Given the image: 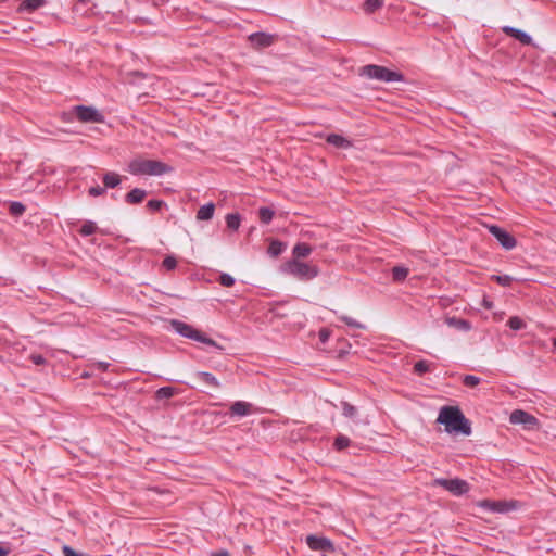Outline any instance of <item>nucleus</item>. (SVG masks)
Instances as JSON below:
<instances>
[{
  "instance_id": "1",
  "label": "nucleus",
  "mask_w": 556,
  "mask_h": 556,
  "mask_svg": "<svg viewBox=\"0 0 556 556\" xmlns=\"http://www.w3.org/2000/svg\"><path fill=\"white\" fill-rule=\"evenodd\" d=\"M437 421L444 425L447 432H456L464 435H469L471 433L470 422L458 407H442Z\"/></svg>"
},
{
  "instance_id": "2",
  "label": "nucleus",
  "mask_w": 556,
  "mask_h": 556,
  "mask_svg": "<svg viewBox=\"0 0 556 556\" xmlns=\"http://www.w3.org/2000/svg\"><path fill=\"white\" fill-rule=\"evenodd\" d=\"M132 175L163 176L172 172V167L156 160L135 159L128 165Z\"/></svg>"
},
{
  "instance_id": "3",
  "label": "nucleus",
  "mask_w": 556,
  "mask_h": 556,
  "mask_svg": "<svg viewBox=\"0 0 556 556\" xmlns=\"http://www.w3.org/2000/svg\"><path fill=\"white\" fill-rule=\"evenodd\" d=\"M170 327L175 332H177L178 334H180L184 338L191 339V340L207 344L210 346L215 348L218 351L224 350V348L222 345H219L216 341L206 337L203 332L197 330L189 324H186L178 319H172Z\"/></svg>"
},
{
  "instance_id": "4",
  "label": "nucleus",
  "mask_w": 556,
  "mask_h": 556,
  "mask_svg": "<svg viewBox=\"0 0 556 556\" xmlns=\"http://www.w3.org/2000/svg\"><path fill=\"white\" fill-rule=\"evenodd\" d=\"M282 271L302 281L312 280L319 275L318 266L295 258L288 261Z\"/></svg>"
},
{
  "instance_id": "5",
  "label": "nucleus",
  "mask_w": 556,
  "mask_h": 556,
  "mask_svg": "<svg viewBox=\"0 0 556 556\" xmlns=\"http://www.w3.org/2000/svg\"><path fill=\"white\" fill-rule=\"evenodd\" d=\"M361 75L383 83L404 81V75L381 65L368 64L361 68Z\"/></svg>"
},
{
  "instance_id": "6",
  "label": "nucleus",
  "mask_w": 556,
  "mask_h": 556,
  "mask_svg": "<svg viewBox=\"0 0 556 556\" xmlns=\"http://www.w3.org/2000/svg\"><path fill=\"white\" fill-rule=\"evenodd\" d=\"M77 119L83 123H103L104 116L93 106L76 105L73 108Z\"/></svg>"
},
{
  "instance_id": "7",
  "label": "nucleus",
  "mask_w": 556,
  "mask_h": 556,
  "mask_svg": "<svg viewBox=\"0 0 556 556\" xmlns=\"http://www.w3.org/2000/svg\"><path fill=\"white\" fill-rule=\"evenodd\" d=\"M435 485L442 486L444 490L451 492L453 495H463L468 492L469 485L465 480L455 478V479H444L439 478L434 481Z\"/></svg>"
},
{
  "instance_id": "8",
  "label": "nucleus",
  "mask_w": 556,
  "mask_h": 556,
  "mask_svg": "<svg viewBox=\"0 0 556 556\" xmlns=\"http://www.w3.org/2000/svg\"><path fill=\"white\" fill-rule=\"evenodd\" d=\"M489 231L504 249L511 250L516 247V239L500 226L492 225L489 227Z\"/></svg>"
},
{
  "instance_id": "9",
  "label": "nucleus",
  "mask_w": 556,
  "mask_h": 556,
  "mask_svg": "<svg viewBox=\"0 0 556 556\" xmlns=\"http://www.w3.org/2000/svg\"><path fill=\"white\" fill-rule=\"evenodd\" d=\"M509 421L514 425H523L528 430L534 429L539 425L538 419L533 415L521 409L514 410L510 414Z\"/></svg>"
},
{
  "instance_id": "10",
  "label": "nucleus",
  "mask_w": 556,
  "mask_h": 556,
  "mask_svg": "<svg viewBox=\"0 0 556 556\" xmlns=\"http://www.w3.org/2000/svg\"><path fill=\"white\" fill-rule=\"evenodd\" d=\"M248 39L252 47L256 49H262L271 46L275 41V36L271 34L257 31L251 34Z\"/></svg>"
},
{
  "instance_id": "11",
  "label": "nucleus",
  "mask_w": 556,
  "mask_h": 556,
  "mask_svg": "<svg viewBox=\"0 0 556 556\" xmlns=\"http://www.w3.org/2000/svg\"><path fill=\"white\" fill-rule=\"evenodd\" d=\"M306 543H307L308 547L313 551H320V552H332L333 551V544L327 538L308 535L306 539Z\"/></svg>"
},
{
  "instance_id": "12",
  "label": "nucleus",
  "mask_w": 556,
  "mask_h": 556,
  "mask_svg": "<svg viewBox=\"0 0 556 556\" xmlns=\"http://www.w3.org/2000/svg\"><path fill=\"white\" fill-rule=\"evenodd\" d=\"M503 31L515 38L516 40L520 41L522 45H531L532 43V37L527 34L526 31L521 30V29H518V28H515V27H511V26H505L503 27Z\"/></svg>"
},
{
  "instance_id": "13",
  "label": "nucleus",
  "mask_w": 556,
  "mask_h": 556,
  "mask_svg": "<svg viewBox=\"0 0 556 556\" xmlns=\"http://www.w3.org/2000/svg\"><path fill=\"white\" fill-rule=\"evenodd\" d=\"M252 404L244 401H236L230 406V415L244 417L251 414Z\"/></svg>"
},
{
  "instance_id": "14",
  "label": "nucleus",
  "mask_w": 556,
  "mask_h": 556,
  "mask_svg": "<svg viewBox=\"0 0 556 556\" xmlns=\"http://www.w3.org/2000/svg\"><path fill=\"white\" fill-rule=\"evenodd\" d=\"M479 506L493 513H506L509 510L508 504L506 502H496L484 500L479 503Z\"/></svg>"
},
{
  "instance_id": "15",
  "label": "nucleus",
  "mask_w": 556,
  "mask_h": 556,
  "mask_svg": "<svg viewBox=\"0 0 556 556\" xmlns=\"http://www.w3.org/2000/svg\"><path fill=\"white\" fill-rule=\"evenodd\" d=\"M195 379L203 382L204 384L218 389L220 388V382L218 379L211 372L207 371H198L194 374Z\"/></svg>"
},
{
  "instance_id": "16",
  "label": "nucleus",
  "mask_w": 556,
  "mask_h": 556,
  "mask_svg": "<svg viewBox=\"0 0 556 556\" xmlns=\"http://www.w3.org/2000/svg\"><path fill=\"white\" fill-rule=\"evenodd\" d=\"M146 195H147L146 190L140 189V188H135L126 194L125 201L129 204H138L143 201Z\"/></svg>"
},
{
  "instance_id": "17",
  "label": "nucleus",
  "mask_w": 556,
  "mask_h": 556,
  "mask_svg": "<svg viewBox=\"0 0 556 556\" xmlns=\"http://www.w3.org/2000/svg\"><path fill=\"white\" fill-rule=\"evenodd\" d=\"M214 211H215L214 203L211 202V203L204 204L198 210L197 219L198 220H210L213 218Z\"/></svg>"
},
{
  "instance_id": "18",
  "label": "nucleus",
  "mask_w": 556,
  "mask_h": 556,
  "mask_svg": "<svg viewBox=\"0 0 556 556\" xmlns=\"http://www.w3.org/2000/svg\"><path fill=\"white\" fill-rule=\"evenodd\" d=\"M327 142L341 149H346L351 147V142L346 138L338 134L328 135Z\"/></svg>"
},
{
  "instance_id": "19",
  "label": "nucleus",
  "mask_w": 556,
  "mask_h": 556,
  "mask_svg": "<svg viewBox=\"0 0 556 556\" xmlns=\"http://www.w3.org/2000/svg\"><path fill=\"white\" fill-rule=\"evenodd\" d=\"M311 245L304 242L296 243L292 249V254L295 258L307 257L311 254Z\"/></svg>"
},
{
  "instance_id": "20",
  "label": "nucleus",
  "mask_w": 556,
  "mask_h": 556,
  "mask_svg": "<svg viewBox=\"0 0 556 556\" xmlns=\"http://www.w3.org/2000/svg\"><path fill=\"white\" fill-rule=\"evenodd\" d=\"M104 188H116L121 184V177L114 172H108L103 176Z\"/></svg>"
},
{
  "instance_id": "21",
  "label": "nucleus",
  "mask_w": 556,
  "mask_h": 556,
  "mask_svg": "<svg viewBox=\"0 0 556 556\" xmlns=\"http://www.w3.org/2000/svg\"><path fill=\"white\" fill-rule=\"evenodd\" d=\"M226 225L227 227L232 230L237 231L241 224V216L239 213H229L226 215Z\"/></svg>"
},
{
  "instance_id": "22",
  "label": "nucleus",
  "mask_w": 556,
  "mask_h": 556,
  "mask_svg": "<svg viewBox=\"0 0 556 556\" xmlns=\"http://www.w3.org/2000/svg\"><path fill=\"white\" fill-rule=\"evenodd\" d=\"M383 0H366L363 3V10L366 14H372L383 7Z\"/></svg>"
},
{
  "instance_id": "23",
  "label": "nucleus",
  "mask_w": 556,
  "mask_h": 556,
  "mask_svg": "<svg viewBox=\"0 0 556 556\" xmlns=\"http://www.w3.org/2000/svg\"><path fill=\"white\" fill-rule=\"evenodd\" d=\"M286 250V244L279 240H273L269 243L267 253L273 256L277 257L279 256L283 251Z\"/></svg>"
},
{
  "instance_id": "24",
  "label": "nucleus",
  "mask_w": 556,
  "mask_h": 556,
  "mask_svg": "<svg viewBox=\"0 0 556 556\" xmlns=\"http://www.w3.org/2000/svg\"><path fill=\"white\" fill-rule=\"evenodd\" d=\"M275 212L267 206H262L258 210V218L261 223L268 225L274 218Z\"/></svg>"
},
{
  "instance_id": "25",
  "label": "nucleus",
  "mask_w": 556,
  "mask_h": 556,
  "mask_svg": "<svg viewBox=\"0 0 556 556\" xmlns=\"http://www.w3.org/2000/svg\"><path fill=\"white\" fill-rule=\"evenodd\" d=\"M408 268L404 267V266H394L392 268V278L394 281H403L406 279V277L408 276Z\"/></svg>"
},
{
  "instance_id": "26",
  "label": "nucleus",
  "mask_w": 556,
  "mask_h": 556,
  "mask_svg": "<svg viewBox=\"0 0 556 556\" xmlns=\"http://www.w3.org/2000/svg\"><path fill=\"white\" fill-rule=\"evenodd\" d=\"M25 211H26V206L22 202L12 201L9 204V213L12 216L18 217V216L23 215Z\"/></svg>"
},
{
  "instance_id": "27",
  "label": "nucleus",
  "mask_w": 556,
  "mask_h": 556,
  "mask_svg": "<svg viewBox=\"0 0 556 556\" xmlns=\"http://www.w3.org/2000/svg\"><path fill=\"white\" fill-rule=\"evenodd\" d=\"M447 321L450 325L455 326L457 329L462 331H469L471 329V324L466 319L453 317L450 318Z\"/></svg>"
},
{
  "instance_id": "28",
  "label": "nucleus",
  "mask_w": 556,
  "mask_h": 556,
  "mask_svg": "<svg viewBox=\"0 0 556 556\" xmlns=\"http://www.w3.org/2000/svg\"><path fill=\"white\" fill-rule=\"evenodd\" d=\"M176 394V390L173 387H162L156 390L155 397L157 400L170 399Z\"/></svg>"
},
{
  "instance_id": "29",
  "label": "nucleus",
  "mask_w": 556,
  "mask_h": 556,
  "mask_svg": "<svg viewBox=\"0 0 556 556\" xmlns=\"http://www.w3.org/2000/svg\"><path fill=\"white\" fill-rule=\"evenodd\" d=\"M97 224L94 222H91V220H87L85 222L80 229H79V233L83 236V237H88V236H91L93 235L96 231H97Z\"/></svg>"
},
{
  "instance_id": "30",
  "label": "nucleus",
  "mask_w": 556,
  "mask_h": 556,
  "mask_svg": "<svg viewBox=\"0 0 556 556\" xmlns=\"http://www.w3.org/2000/svg\"><path fill=\"white\" fill-rule=\"evenodd\" d=\"M430 370H431V364L427 361L421 359V361L416 362L414 365V371L418 376H422L424 374H426Z\"/></svg>"
},
{
  "instance_id": "31",
  "label": "nucleus",
  "mask_w": 556,
  "mask_h": 556,
  "mask_svg": "<svg viewBox=\"0 0 556 556\" xmlns=\"http://www.w3.org/2000/svg\"><path fill=\"white\" fill-rule=\"evenodd\" d=\"M45 4V0H25L22 8L26 11H35Z\"/></svg>"
},
{
  "instance_id": "32",
  "label": "nucleus",
  "mask_w": 556,
  "mask_h": 556,
  "mask_svg": "<svg viewBox=\"0 0 556 556\" xmlns=\"http://www.w3.org/2000/svg\"><path fill=\"white\" fill-rule=\"evenodd\" d=\"M507 325L511 330L518 331L526 327V323L518 316H513L508 319Z\"/></svg>"
},
{
  "instance_id": "33",
  "label": "nucleus",
  "mask_w": 556,
  "mask_h": 556,
  "mask_svg": "<svg viewBox=\"0 0 556 556\" xmlns=\"http://www.w3.org/2000/svg\"><path fill=\"white\" fill-rule=\"evenodd\" d=\"M342 414L346 418H354L357 415V409L355 406L350 404L349 402H342L341 403Z\"/></svg>"
},
{
  "instance_id": "34",
  "label": "nucleus",
  "mask_w": 556,
  "mask_h": 556,
  "mask_svg": "<svg viewBox=\"0 0 556 556\" xmlns=\"http://www.w3.org/2000/svg\"><path fill=\"white\" fill-rule=\"evenodd\" d=\"M350 443L351 441L348 437L340 434L334 439L333 446L336 450L342 451L350 445Z\"/></svg>"
},
{
  "instance_id": "35",
  "label": "nucleus",
  "mask_w": 556,
  "mask_h": 556,
  "mask_svg": "<svg viewBox=\"0 0 556 556\" xmlns=\"http://www.w3.org/2000/svg\"><path fill=\"white\" fill-rule=\"evenodd\" d=\"M492 280H495L500 286L509 287L514 279L509 275H493Z\"/></svg>"
},
{
  "instance_id": "36",
  "label": "nucleus",
  "mask_w": 556,
  "mask_h": 556,
  "mask_svg": "<svg viewBox=\"0 0 556 556\" xmlns=\"http://www.w3.org/2000/svg\"><path fill=\"white\" fill-rule=\"evenodd\" d=\"M343 323H345L348 326L350 327H353V328H356V329H364L365 326L357 321L356 319L350 317V316H346V315H341L339 317Z\"/></svg>"
},
{
  "instance_id": "37",
  "label": "nucleus",
  "mask_w": 556,
  "mask_h": 556,
  "mask_svg": "<svg viewBox=\"0 0 556 556\" xmlns=\"http://www.w3.org/2000/svg\"><path fill=\"white\" fill-rule=\"evenodd\" d=\"M480 382V378L478 376H473V375H466L464 376L463 378V383L466 386V387H469V388H473L476 386H478Z\"/></svg>"
},
{
  "instance_id": "38",
  "label": "nucleus",
  "mask_w": 556,
  "mask_h": 556,
  "mask_svg": "<svg viewBox=\"0 0 556 556\" xmlns=\"http://www.w3.org/2000/svg\"><path fill=\"white\" fill-rule=\"evenodd\" d=\"M164 205H165V202H164L163 200H156V199L150 200V201H148V203H147V207H148L151 212H157V211H160Z\"/></svg>"
},
{
  "instance_id": "39",
  "label": "nucleus",
  "mask_w": 556,
  "mask_h": 556,
  "mask_svg": "<svg viewBox=\"0 0 556 556\" xmlns=\"http://www.w3.org/2000/svg\"><path fill=\"white\" fill-rule=\"evenodd\" d=\"M219 283L224 287H232L235 285V278L229 274H222L218 279Z\"/></svg>"
},
{
  "instance_id": "40",
  "label": "nucleus",
  "mask_w": 556,
  "mask_h": 556,
  "mask_svg": "<svg viewBox=\"0 0 556 556\" xmlns=\"http://www.w3.org/2000/svg\"><path fill=\"white\" fill-rule=\"evenodd\" d=\"M163 267L167 270H173L177 266V261L174 256H166L162 263Z\"/></svg>"
},
{
  "instance_id": "41",
  "label": "nucleus",
  "mask_w": 556,
  "mask_h": 556,
  "mask_svg": "<svg viewBox=\"0 0 556 556\" xmlns=\"http://www.w3.org/2000/svg\"><path fill=\"white\" fill-rule=\"evenodd\" d=\"M62 552H63L64 556H88L87 554L76 552L74 548H72L68 545H64L62 547Z\"/></svg>"
},
{
  "instance_id": "42",
  "label": "nucleus",
  "mask_w": 556,
  "mask_h": 556,
  "mask_svg": "<svg viewBox=\"0 0 556 556\" xmlns=\"http://www.w3.org/2000/svg\"><path fill=\"white\" fill-rule=\"evenodd\" d=\"M88 193L91 197H100L105 193V188H102L100 186H93V187L89 188Z\"/></svg>"
},
{
  "instance_id": "43",
  "label": "nucleus",
  "mask_w": 556,
  "mask_h": 556,
  "mask_svg": "<svg viewBox=\"0 0 556 556\" xmlns=\"http://www.w3.org/2000/svg\"><path fill=\"white\" fill-rule=\"evenodd\" d=\"M30 359L35 365H43L46 363V358L41 354H33Z\"/></svg>"
},
{
  "instance_id": "44",
  "label": "nucleus",
  "mask_w": 556,
  "mask_h": 556,
  "mask_svg": "<svg viewBox=\"0 0 556 556\" xmlns=\"http://www.w3.org/2000/svg\"><path fill=\"white\" fill-rule=\"evenodd\" d=\"M319 339L323 343H325L329 339V331L327 329H321L319 331Z\"/></svg>"
},
{
  "instance_id": "45",
  "label": "nucleus",
  "mask_w": 556,
  "mask_h": 556,
  "mask_svg": "<svg viewBox=\"0 0 556 556\" xmlns=\"http://www.w3.org/2000/svg\"><path fill=\"white\" fill-rule=\"evenodd\" d=\"M10 548L9 547H4V546H1L0 545V556H8L10 554Z\"/></svg>"
},
{
  "instance_id": "46",
  "label": "nucleus",
  "mask_w": 556,
  "mask_h": 556,
  "mask_svg": "<svg viewBox=\"0 0 556 556\" xmlns=\"http://www.w3.org/2000/svg\"><path fill=\"white\" fill-rule=\"evenodd\" d=\"M483 306L486 308V309H491L492 308V302L488 299H483V302H482Z\"/></svg>"
},
{
  "instance_id": "47",
  "label": "nucleus",
  "mask_w": 556,
  "mask_h": 556,
  "mask_svg": "<svg viewBox=\"0 0 556 556\" xmlns=\"http://www.w3.org/2000/svg\"><path fill=\"white\" fill-rule=\"evenodd\" d=\"M212 556H230V554L227 551H220L217 553H213Z\"/></svg>"
},
{
  "instance_id": "48",
  "label": "nucleus",
  "mask_w": 556,
  "mask_h": 556,
  "mask_svg": "<svg viewBox=\"0 0 556 556\" xmlns=\"http://www.w3.org/2000/svg\"><path fill=\"white\" fill-rule=\"evenodd\" d=\"M98 366H99V368H101L102 370H106V369H108V367H109V364H108V363H102V362H101V363H99V364H98Z\"/></svg>"
},
{
  "instance_id": "49",
  "label": "nucleus",
  "mask_w": 556,
  "mask_h": 556,
  "mask_svg": "<svg viewBox=\"0 0 556 556\" xmlns=\"http://www.w3.org/2000/svg\"><path fill=\"white\" fill-rule=\"evenodd\" d=\"M553 346L556 350V338L553 340Z\"/></svg>"
},
{
  "instance_id": "50",
  "label": "nucleus",
  "mask_w": 556,
  "mask_h": 556,
  "mask_svg": "<svg viewBox=\"0 0 556 556\" xmlns=\"http://www.w3.org/2000/svg\"><path fill=\"white\" fill-rule=\"evenodd\" d=\"M553 115L556 117V112H555V113H553Z\"/></svg>"
}]
</instances>
